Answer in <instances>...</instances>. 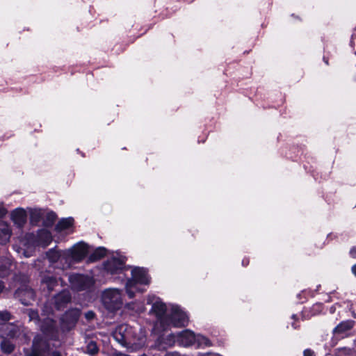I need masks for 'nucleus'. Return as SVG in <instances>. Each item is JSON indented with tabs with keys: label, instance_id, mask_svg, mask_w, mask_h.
Wrapping results in <instances>:
<instances>
[{
	"label": "nucleus",
	"instance_id": "e433bc0d",
	"mask_svg": "<svg viewBox=\"0 0 356 356\" xmlns=\"http://www.w3.org/2000/svg\"><path fill=\"white\" fill-rule=\"evenodd\" d=\"M51 356H61L60 354L58 352H53Z\"/></svg>",
	"mask_w": 356,
	"mask_h": 356
},
{
	"label": "nucleus",
	"instance_id": "72a5a7b5",
	"mask_svg": "<svg viewBox=\"0 0 356 356\" xmlns=\"http://www.w3.org/2000/svg\"><path fill=\"white\" fill-rule=\"evenodd\" d=\"M351 271H352L353 274L355 276H356V264L352 266Z\"/></svg>",
	"mask_w": 356,
	"mask_h": 356
},
{
	"label": "nucleus",
	"instance_id": "1a4fd4ad",
	"mask_svg": "<svg viewBox=\"0 0 356 356\" xmlns=\"http://www.w3.org/2000/svg\"><path fill=\"white\" fill-rule=\"evenodd\" d=\"M102 300L107 309L118 310L122 305V291L118 289H107L102 293Z\"/></svg>",
	"mask_w": 356,
	"mask_h": 356
},
{
	"label": "nucleus",
	"instance_id": "4be33fe9",
	"mask_svg": "<svg viewBox=\"0 0 356 356\" xmlns=\"http://www.w3.org/2000/svg\"><path fill=\"white\" fill-rule=\"evenodd\" d=\"M44 212L40 209H30V220L32 224H38L44 216Z\"/></svg>",
	"mask_w": 356,
	"mask_h": 356
},
{
	"label": "nucleus",
	"instance_id": "2eb2a0df",
	"mask_svg": "<svg viewBox=\"0 0 356 356\" xmlns=\"http://www.w3.org/2000/svg\"><path fill=\"white\" fill-rule=\"evenodd\" d=\"M175 343H178V332L171 333L166 337L160 336L156 341V346L159 349H166L173 346Z\"/></svg>",
	"mask_w": 356,
	"mask_h": 356
},
{
	"label": "nucleus",
	"instance_id": "c85d7f7f",
	"mask_svg": "<svg viewBox=\"0 0 356 356\" xmlns=\"http://www.w3.org/2000/svg\"><path fill=\"white\" fill-rule=\"evenodd\" d=\"M23 293L24 291L22 290H19L17 292V294L19 297H20V300L22 301V303L24 304V305H28L29 304V301H26V300H24L22 299V295H23Z\"/></svg>",
	"mask_w": 356,
	"mask_h": 356
},
{
	"label": "nucleus",
	"instance_id": "f8f14e48",
	"mask_svg": "<svg viewBox=\"0 0 356 356\" xmlns=\"http://www.w3.org/2000/svg\"><path fill=\"white\" fill-rule=\"evenodd\" d=\"M69 282L71 287L76 291L90 289L95 284V280L91 276L75 273L69 276Z\"/></svg>",
	"mask_w": 356,
	"mask_h": 356
},
{
	"label": "nucleus",
	"instance_id": "7ed1b4c3",
	"mask_svg": "<svg viewBox=\"0 0 356 356\" xmlns=\"http://www.w3.org/2000/svg\"><path fill=\"white\" fill-rule=\"evenodd\" d=\"M114 339L124 346L131 345L140 348L146 343V333L141 327L134 328L128 325L118 326L113 332Z\"/></svg>",
	"mask_w": 356,
	"mask_h": 356
},
{
	"label": "nucleus",
	"instance_id": "4468645a",
	"mask_svg": "<svg viewBox=\"0 0 356 356\" xmlns=\"http://www.w3.org/2000/svg\"><path fill=\"white\" fill-rule=\"evenodd\" d=\"M80 316L78 309H72L67 311L61 318V326L63 330H69L72 328Z\"/></svg>",
	"mask_w": 356,
	"mask_h": 356
},
{
	"label": "nucleus",
	"instance_id": "473e14b6",
	"mask_svg": "<svg viewBox=\"0 0 356 356\" xmlns=\"http://www.w3.org/2000/svg\"><path fill=\"white\" fill-rule=\"evenodd\" d=\"M55 213L53 212L48 213V217L51 220V221H53L55 219Z\"/></svg>",
	"mask_w": 356,
	"mask_h": 356
},
{
	"label": "nucleus",
	"instance_id": "aec40b11",
	"mask_svg": "<svg viewBox=\"0 0 356 356\" xmlns=\"http://www.w3.org/2000/svg\"><path fill=\"white\" fill-rule=\"evenodd\" d=\"M41 282L45 284L47 289L50 291L58 283V278L50 274H41Z\"/></svg>",
	"mask_w": 356,
	"mask_h": 356
},
{
	"label": "nucleus",
	"instance_id": "393cba45",
	"mask_svg": "<svg viewBox=\"0 0 356 356\" xmlns=\"http://www.w3.org/2000/svg\"><path fill=\"white\" fill-rule=\"evenodd\" d=\"M129 309L135 311L136 313H141L145 311V304L143 302H132L127 305Z\"/></svg>",
	"mask_w": 356,
	"mask_h": 356
},
{
	"label": "nucleus",
	"instance_id": "cd10ccee",
	"mask_svg": "<svg viewBox=\"0 0 356 356\" xmlns=\"http://www.w3.org/2000/svg\"><path fill=\"white\" fill-rule=\"evenodd\" d=\"M24 293L26 294H27V296L28 298L30 299V300H33L34 299V292L32 289H26Z\"/></svg>",
	"mask_w": 356,
	"mask_h": 356
},
{
	"label": "nucleus",
	"instance_id": "a878e982",
	"mask_svg": "<svg viewBox=\"0 0 356 356\" xmlns=\"http://www.w3.org/2000/svg\"><path fill=\"white\" fill-rule=\"evenodd\" d=\"M336 356H356V355L352 349L343 347L337 350Z\"/></svg>",
	"mask_w": 356,
	"mask_h": 356
},
{
	"label": "nucleus",
	"instance_id": "7c9ffc66",
	"mask_svg": "<svg viewBox=\"0 0 356 356\" xmlns=\"http://www.w3.org/2000/svg\"><path fill=\"white\" fill-rule=\"evenodd\" d=\"M349 254L352 258L356 259V246H353L350 250Z\"/></svg>",
	"mask_w": 356,
	"mask_h": 356
},
{
	"label": "nucleus",
	"instance_id": "bb28decb",
	"mask_svg": "<svg viewBox=\"0 0 356 356\" xmlns=\"http://www.w3.org/2000/svg\"><path fill=\"white\" fill-rule=\"evenodd\" d=\"M97 352H98V348H97L96 343H95L93 341H90L87 346L86 353H88L89 355H92L96 354Z\"/></svg>",
	"mask_w": 356,
	"mask_h": 356
},
{
	"label": "nucleus",
	"instance_id": "f03ea898",
	"mask_svg": "<svg viewBox=\"0 0 356 356\" xmlns=\"http://www.w3.org/2000/svg\"><path fill=\"white\" fill-rule=\"evenodd\" d=\"M51 241V233L47 229H40L36 236L31 233L26 234L24 238L19 239V245H13V248L19 255L30 257L37 246L45 248Z\"/></svg>",
	"mask_w": 356,
	"mask_h": 356
},
{
	"label": "nucleus",
	"instance_id": "c9c22d12",
	"mask_svg": "<svg viewBox=\"0 0 356 356\" xmlns=\"http://www.w3.org/2000/svg\"><path fill=\"white\" fill-rule=\"evenodd\" d=\"M94 314L92 312H88L87 314V317L88 318H92Z\"/></svg>",
	"mask_w": 356,
	"mask_h": 356
},
{
	"label": "nucleus",
	"instance_id": "f257e3e1",
	"mask_svg": "<svg viewBox=\"0 0 356 356\" xmlns=\"http://www.w3.org/2000/svg\"><path fill=\"white\" fill-rule=\"evenodd\" d=\"M147 303L152 305L150 313L156 318L154 327L156 333L159 334L171 327L188 325V316L180 306L174 304L167 305L156 296H149Z\"/></svg>",
	"mask_w": 356,
	"mask_h": 356
},
{
	"label": "nucleus",
	"instance_id": "ddd939ff",
	"mask_svg": "<svg viewBox=\"0 0 356 356\" xmlns=\"http://www.w3.org/2000/svg\"><path fill=\"white\" fill-rule=\"evenodd\" d=\"M49 350V342L39 337H35L31 352H26V356H46Z\"/></svg>",
	"mask_w": 356,
	"mask_h": 356
},
{
	"label": "nucleus",
	"instance_id": "9b49d317",
	"mask_svg": "<svg viewBox=\"0 0 356 356\" xmlns=\"http://www.w3.org/2000/svg\"><path fill=\"white\" fill-rule=\"evenodd\" d=\"M65 250L70 267L74 264L81 261L89 252L88 245L83 242H79L72 248Z\"/></svg>",
	"mask_w": 356,
	"mask_h": 356
},
{
	"label": "nucleus",
	"instance_id": "f704fd0d",
	"mask_svg": "<svg viewBox=\"0 0 356 356\" xmlns=\"http://www.w3.org/2000/svg\"><path fill=\"white\" fill-rule=\"evenodd\" d=\"M4 288L3 284L2 282H0V293L3 291Z\"/></svg>",
	"mask_w": 356,
	"mask_h": 356
},
{
	"label": "nucleus",
	"instance_id": "b1692460",
	"mask_svg": "<svg viewBox=\"0 0 356 356\" xmlns=\"http://www.w3.org/2000/svg\"><path fill=\"white\" fill-rule=\"evenodd\" d=\"M106 254V250L103 247L97 248L93 253L90 256V260L92 261H97L102 258Z\"/></svg>",
	"mask_w": 356,
	"mask_h": 356
},
{
	"label": "nucleus",
	"instance_id": "2f4dec72",
	"mask_svg": "<svg viewBox=\"0 0 356 356\" xmlns=\"http://www.w3.org/2000/svg\"><path fill=\"white\" fill-rule=\"evenodd\" d=\"M303 355L304 356H315L314 351L310 349L305 350Z\"/></svg>",
	"mask_w": 356,
	"mask_h": 356
},
{
	"label": "nucleus",
	"instance_id": "9d476101",
	"mask_svg": "<svg viewBox=\"0 0 356 356\" xmlns=\"http://www.w3.org/2000/svg\"><path fill=\"white\" fill-rule=\"evenodd\" d=\"M46 257L51 268L62 270L70 268L65 250L51 248L46 252Z\"/></svg>",
	"mask_w": 356,
	"mask_h": 356
},
{
	"label": "nucleus",
	"instance_id": "6e6552de",
	"mask_svg": "<svg viewBox=\"0 0 356 356\" xmlns=\"http://www.w3.org/2000/svg\"><path fill=\"white\" fill-rule=\"evenodd\" d=\"M47 315L46 318H43L42 319H40L38 317V314L37 312L33 309L28 310V316L29 317L30 321H34L36 323H38L40 321H42V323L40 325L41 330L45 334V336L49 337L51 339H54L56 337V330L54 321L49 316V314H44Z\"/></svg>",
	"mask_w": 356,
	"mask_h": 356
},
{
	"label": "nucleus",
	"instance_id": "6ab92c4d",
	"mask_svg": "<svg viewBox=\"0 0 356 356\" xmlns=\"http://www.w3.org/2000/svg\"><path fill=\"white\" fill-rule=\"evenodd\" d=\"M354 326V321L348 320L340 323L334 329L335 334L342 335L350 331Z\"/></svg>",
	"mask_w": 356,
	"mask_h": 356
},
{
	"label": "nucleus",
	"instance_id": "20e7f679",
	"mask_svg": "<svg viewBox=\"0 0 356 356\" xmlns=\"http://www.w3.org/2000/svg\"><path fill=\"white\" fill-rule=\"evenodd\" d=\"M10 318V314L8 312H0V336L3 338L1 348L6 353H10L14 349L13 343L8 339L18 338L22 332L18 326L6 323Z\"/></svg>",
	"mask_w": 356,
	"mask_h": 356
},
{
	"label": "nucleus",
	"instance_id": "39448f33",
	"mask_svg": "<svg viewBox=\"0 0 356 356\" xmlns=\"http://www.w3.org/2000/svg\"><path fill=\"white\" fill-rule=\"evenodd\" d=\"M149 284V278L145 269L134 268L131 270V278L126 282L125 288L130 298H134L136 292H143Z\"/></svg>",
	"mask_w": 356,
	"mask_h": 356
},
{
	"label": "nucleus",
	"instance_id": "a211bd4d",
	"mask_svg": "<svg viewBox=\"0 0 356 356\" xmlns=\"http://www.w3.org/2000/svg\"><path fill=\"white\" fill-rule=\"evenodd\" d=\"M11 229L8 223L0 220V243L4 244L9 241Z\"/></svg>",
	"mask_w": 356,
	"mask_h": 356
},
{
	"label": "nucleus",
	"instance_id": "f3484780",
	"mask_svg": "<svg viewBox=\"0 0 356 356\" xmlns=\"http://www.w3.org/2000/svg\"><path fill=\"white\" fill-rule=\"evenodd\" d=\"M71 300V296L69 291H63L56 295L54 298L55 307L57 309H61Z\"/></svg>",
	"mask_w": 356,
	"mask_h": 356
},
{
	"label": "nucleus",
	"instance_id": "c756f323",
	"mask_svg": "<svg viewBox=\"0 0 356 356\" xmlns=\"http://www.w3.org/2000/svg\"><path fill=\"white\" fill-rule=\"evenodd\" d=\"M6 209L2 204H0V219L3 218L6 215Z\"/></svg>",
	"mask_w": 356,
	"mask_h": 356
},
{
	"label": "nucleus",
	"instance_id": "423d86ee",
	"mask_svg": "<svg viewBox=\"0 0 356 356\" xmlns=\"http://www.w3.org/2000/svg\"><path fill=\"white\" fill-rule=\"evenodd\" d=\"M178 344L184 347L196 346L197 347H207L211 345L210 340L201 334H195L190 330H185L178 332Z\"/></svg>",
	"mask_w": 356,
	"mask_h": 356
},
{
	"label": "nucleus",
	"instance_id": "4c0bfd02",
	"mask_svg": "<svg viewBox=\"0 0 356 356\" xmlns=\"http://www.w3.org/2000/svg\"><path fill=\"white\" fill-rule=\"evenodd\" d=\"M242 264H243V265H244V266L248 265V261H245V260L244 259V260H243Z\"/></svg>",
	"mask_w": 356,
	"mask_h": 356
},
{
	"label": "nucleus",
	"instance_id": "58836bf2",
	"mask_svg": "<svg viewBox=\"0 0 356 356\" xmlns=\"http://www.w3.org/2000/svg\"><path fill=\"white\" fill-rule=\"evenodd\" d=\"M292 326L294 327V328H296V326L295 325L294 323H292Z\"/></svg>",
	"mask_w": 356,
	"mask_h": 356
},
{
	"label": "nucleus",
	"instance_id": "5701e85b",
	"mask_svg": "<svg viewBox=\"0 0 356 356\" xmlns=\"http://www.w3.org/2000/svg\"><path fill=\"white\" fill-rule=\"evenodd\" d=\"M74 222L72 218H67L61 219L56 225V229L58 232H62L72 227Z\"/></svg>",
	"mask_w": 356,
	"mask_h": 356
},
{
	"label": "nucleus",
	"instance_id": "412c9836",
	"mask_svg": "<svg viewBox=\"0 0 356 356\" xmlns=\"http://www.w3.org/2000/svg\"><path fill=\"white\" fill-rule=\"evenodd\" d=\"M12 267L11 260L5 258L0 260V277H5L9 275Z\"/></svg>",
	"mask_w": 356,
	"mask_h": 356
},
{
	"label": "nucleus",
	"instance_id": "ea45409f",
	"mask_svg": "<svg viewBox=\"0 0 356 356\" xmlns=\"http://www.w3.org/2000/svg\"><path fill=\"white\" fill-rule=\"evenodd\" d=\"M292 318L294 319L296 318V315H293Z\"/></svg>",
	"mask_w": 356,
	"mask_h": 356
},
{
	"label": "nucleus",
	"instance_id": "dca6fc26",
	"mask_svg": "<svg viewBox=\"0 0 356 356\" xmlns=\"http://www.w3.org/2000/svg\"><path fill=\"white\" fill-rule=\"evenodd\" d=\"M10 218L16 226L22 227L26 222L27 214L24 209L17 208L11 212Z\"/></svg>",
	"mask_w": 356,
	"mask_h": 356
},
{
	"label": "nucleus",
	"instance_id": "0eeeda50",
	"mask_svg": "<svg viewBox=\"0 0 356 356\" xmlns=\"http://www.w3.org/2000/svg\"><path fill=\"white\" fill-rule=\"evenodd\" d=\"M124 259L122 257H112L104 264V269L114 280L123 281L125 278Z\"/></svg>",
	"mask_w": 356,
	"mask_h": 356
}]
</instances>
